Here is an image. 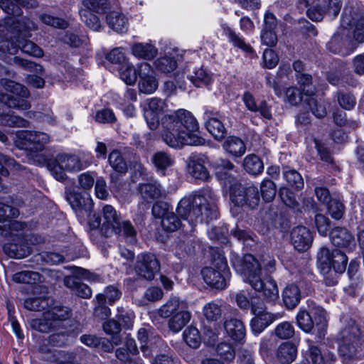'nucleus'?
Returning a JSON list of instances; mask_svg holds the SVG:
<instances>
[{
  "mask_svg": "<svg viewBox=\"0 0 364 364\" xmlns=\"http://www.w3.org/2000/svg\"><path fill=\"white\" fill-rule=\"evenodd\" d=\"M118 228L119 232L113 230L112 234L123 237L127 242L132 244L136 242V231L129 220H122Z\"/></svg>",
  "mask_w": 364,
  "mask_h": 364,
  "instance_id": "nucleus-33",
  "label": "nucleus"
},
{
  "mask_svg": "<svg viewBox=\"0 0 364 364\" xmlns=\"http://www.w3.org/2000/svg\"><path fill=\"white\" fill-rule=\"evenodd\" d=\"M244 169L251 175L260 174L264 169L262 161L255 154H249L243 160Z\"/></svg>",
  "mask_w": 364,
  "mask_h": 364,
  "instance_id": "nucleus-35",
  "label": "nucleus"
},
{
  "mask_svg": "<svg viewBox=\"0 0 364 364\" xmlns=\"http://www.w3.org/2000/svg\"><path fill=\"white\" fill-rule=\"evenodd\" d=\"M282 299L287 309H294L301 299L300 289L298 286L294 284L287 285L282 291Z\"/></svg>",
  "mask_w": 364,
  "mask_h": 364,
  "instance_id": "nucleus-26",
  "label": "nucleus"
},
{
  "mask_svg": "<svg viewBox=\"0 0 364 364\" xmlns=\"http://www.w3.org/2000/svg\"><path fill=\"white\" fill-rule=\"evenodd\" d=\"M203 314L208 321H217L222 316L220 302L213 301L207 303L203 308Z\"/></svg>",
  "mask_w": 364,
  "mask_h": 364,
  "instance_id": "nucleus-39",
  "label": "nucleus"
},
{
  "mask_svg": "<svg viewBox=\"0 0 364 364\" xmlns=\"http://www.w3.org/2000/svg\"><path fill=\"white\" fill-rule=\"evenodd\" d=\"M5 89L10 94H4L0 97V100L9 108H14L18 110H28L31 108V104L26 100L30 94L26 87L9 80L4 84Z\"/></svg>",
  "mask_w": 364,
  "mask_h": 364,
  "instance_id": "nucleus-7",
  "label": "nucleus"
},
{
  "mask_svg": "<svg viewBox=\"0 0 364 364\" xmlns=\"http://www.w3.org/2000/svg\"><path fill=\"white\" fill-rule=\"evenodd\" d=\"M305 102L313 114L317 118H323L327 114L326 107L318 102L313 96L306 95Z\"/></svg>",
  "mask_w": 364,
  "mask_h": 364,
  "instance_id": "nucleus-54",
  "label": "nucleus"
},
{
  "mask_svg": "<svg viewBox=\"0 0 364 364\" xmlns=\"http://www.w3.org/2000/svg\"><path fill=\"white\" fill-rule=\"evenodd\" d=\"M157 49L148 43H136L132 47V54L138 58L151 60L157 54Z\"/></svg>",
  "mask_w": 364,
  "mask_h": 364,
  "instance_id": "nucleus-28",
  "label": "nucleus"
},
{
  "mask_svg": "<svg viewBox=\"0 0 364 364\" xmlns=\"http://www.w3.org/2000/svg\"><path fill=\"white\" fill-rule=\"evenodd\" d=\"M41 275L33 271H21L14 274L13 281L16 283L36 284L41 281Z\"/></svg>",
  "mask_w": 364,
  "mask_h": 364,
  "instance_id": "nucleus-43",
  "label": "nucleus"
},
{
  "mask_svg": "<svg viewBox=\"0 0 364 364\" xmlns=\"http://www.w3.org/2000/svg\"><path fill=\"white\" fill-rule=\"evenodd\" d=\"M18 215L19 211L17 208L0 203V223L16 218Z\"/></svg>",
  "mask_w": 364,
  "mask_h": 364,
  "instance_id": "nucleus-63",
  "label": "nucleus"
},
{
  "mask_svg": "<svg viewBox=\"0 0 364 364\" xmlns=\"http://www.w3.org/2000/svg\"><path fill=\"white\" fill-rule=\"evenodd\" d=\"M338 103L346 110H351L356 104V99L350 92H338L336 95Z\"/></svg>",
  "mask_w": 364,
  "mask_h": 364,
  "instance_id": "nucleus-57",
  "label": "nucleus"
},
{
  "mask_svg": "<svg viewBox=\"0 0 364 364\" xmlns=\"http://www.w3.org/2000/svg\"><path fill=\"white\" fill-rule=\"evenodd\" d=\"M109 165L118 173H125L127 169V163L121 152L114 149L110 152L108 156Z\"/></svg>",
  "mask_w": 364,
  "mask_h": 364,
  "instance_id": "nucleus-45",
  "label": "nucleus"
},
{
  "mask_svg": "<svg viewBox=\"0 0 364 364\" xmlns=\"http://www.w3.org/2000/svg\"><path fill=\"white\" fill-rule=\"evenodd\" d=\"M82 5V9H89L93 14H103L107 8L106 0H83Z\"/></svg>",
  "mask_w": 364,
  "mask_h": 364,
  "instance_id": "nucleus-60",
  "label": "nucleus"
},
{
  "mask_svg": "<svg viewBox=\"0 0 364 364\" xmlns=\"http://www.w3.org/2000/svg\"><path fill=\"white\" fill-rule=\"evenodd\" d=\"M186 308L187 304L186 301L181 300L176 296H172L160 307L159 314L162 318H169L175 315L178 311H181V310L186 309Z\"/></svg>",
  "mask_w": 364,
  "mask_h": 364,
  "instance_id": "nucleus-22",
  "label": "nucleus"
},
{
  "mask_svg": "<svg viewBox=\"0 0 364 364\" xmlns=\"http://www.w3.org/2000/svg\"><path fill=\"white\" fill-rule=\"evenodd\" d=\"M161 138L171 147L199 146L205 142L203 138L195 134L199 129V124L192 113L186 109H179L164 115L161 119Z\"/></svg>",
  "mask_w": 364,
  "mask_h": 364,
  "instance_id": "nucleus-1",
  "label": "nucleus"
},
{
  "mask_svg": "<svg viewBox=\"0 0 364 364\" xmlns=\"http://www.w3.org/2000/svg\"><path fill=\"white\" fill-rule=\"evenodd\" d=\"M328 203V212L330 215L335 220H340L345 211L343 204L336 199L331 200Z\"/></svg>",
  "mask_w": 364,
  "mask_h": 364,
  "instance_id": "nucleus-61",
  "label": "nucleus"
},
{
  "mask_svg": "<svg viewBox=\"0 0 364 364\" xmlns=\"http://www.w3.org/2000/svg\"><path fill=\"white\" fill-rule=\"evenodd\" d=\"M223 148L234 156H241L246 151L243 141L236 136H229L224 142Z\"/></svg>",
  "mask_w": 364,
  "mask_h": 364,
  "instance_id": "nucleus-34",
  "label": "nucleus"
},
{
  "mask_svg": "<svg viewBox=\"0 0 364 364\" xmlns=\"http://www.w3.org/2000/svg\"><path fill=\"white\" fill-rule=\"evenodd\" d=\"M81 20L93 31H99L101 23L99 18L89 9H80L79 11Z\"/></svg>",
  "mask_w": 364,
  "mask_h": 364,
  "instance_id": "nucleus-51",
  "label": "nucleus"
},
{
  "mask_svg": "<svg viewBox=\"0 0 364 364\" xmlns=\"http://www.w3.org/2000/svg\"><path fill=\"white\" fill-rule=\"evenodd\" d=\"M168 327L175 333L179 332L190 321L191 314L186 309L178 311L175 315L169 317Z\"/></svg>",
  "mask_w": 364,
  "mask_h": 364,
  "instance_id": "nucleus-30",
  "label": "nucleus"
},
{
  "mask_svg": "<svg viewBox=\"0 0 364 364\" xmlns=\"http://www.w3.org/2000/svg\"><path fill=\"white\" fill-rule=\"evenodd\" d=\"M261 196L265 202L274 200L277 193L275 183L269 179H264L261 183Z\"/></svg>",
  "mask_w": 364,
  "mask_h": 364,
  "instance_id": "nucleus-53",
  "label": "nucleus"
},
{
  "mask_svg": "<svg viewBox=\"0 0 364 364\" xmlns=\"http://www.w3.org/2000/svg\"><path fill=\"white\" fill-rule=\"evenodd\" d=\"M309 350L308 356L311 364H335L336 356L334 353L326 350L323 353L318 346L313 344L312 341H308Z\"/></svg>",
  "mask_w": 364,
  "mask_h": 364,
  "instance_id": "nucleus-20",
  "label": "nucleus"
},
{
  "mask_svg": "<svg viewBox=\"0 0 364 364\" xmlns=\"http://www.w3.org/2000/svg\"><path fill=\"white\" fill-rule=\"evenodd\" d=\"M144 116L149 127L154 130L159 125V114H161L165 107L166 103L164 100L158 97L147 99L145 102Z\"/></svg>",
  "mask_w": 364,
  "mask_h": 364,
  "instance_id": "nucleus-14",
  "label": "nucleus"
},
{
  "mask_svg": "<svg viewBox=\"0 0 364 364\" xmlns=\"http://www.w3.org/2000/svg\"><path fill=\"white\" fill-rule=\"evenodd\" d=\"M318 265L323 274L331 272L332 269L336 273L342 274L346 269L348 257L345 253L338 249L330 252L326 247L321 248L317 255Z\"/></svg>",
  "mask_w": 364,
  "mask_h": 364,
  "instance_id": "nucleus-5",
  "label": "nucleus"
},
{
  "mask_svg": "<svg viewBox=\"0 0 364 364\" xmlns=\"http://www.w3.org/2000/svg\"><path fill=\"white\" fill-rule=\"evenodd\" d=\"M31 327L41 333H48L52 330H59L51 317L47 318V312L43 313L41 318L32 319L30 322Z\"/></svg>",
  "mask_w": 364,
  "mask_h": 364,
  "instance_id": "nucleus-31",
  "label": "nucleus"
},
{
  "mask_svg": "<svg viewBox=\"0 0 364 364\" xmlns=\"http://www.w3.org/2000/svg\"><path fill=\"white\" fill-rule=\"evenodd\" d=\"M6 253L11 257L21 259L30 255L31 248L26 244L18 246L16 244H9L4 247Z\"/></svg>",
  "mask_w": 364,
  "mask_h": 364,
  "instance_id": "nucleus-44",
  "label": "nucleus"
},
{
  "mask_svg": "<svg viewBox=\"0 0 364 364\" xmlns=\"http://www.w3.org/2000/svg\"><path fill=\"white\" fill-rule=\"evenodd\" d=\"M201 274L204 282L210 287L217 289H223L226 287L228 274L212 267L203 268Z\"/></svg>",
  "mask_w": 364,
  "mask_h": 364,
  "instance_id": "nucleus-19",
  "label": "nucleus"
},
{
  "mask_svg": "<svg viewBox=\"0 0 364 364\" xmlns=\"http://www.w3.org/2000/svg\"><path fill=\"white\" fill-rule=\"evenodd\" d=\"M291 241L296 250L304 252L311 246L313 235L307 228L296 226L291 232Z\"/></svg>",
  "mask_w": 364,
  "mask_h": 364,
  "instance_id": "nucleus-16",
  "label": "nucleus"
},
{
  "mask_svg": "<svg viewBox=\"0 0 364 364\" xmlns=\"http://www.w3.org/2000/svg\"><path fill=\"white\" fill-rule=\"evenodd\" d=\"M176 212L180 218L188 220L191 224L208 223L218 218L215 195L212 189L205 187L183 198Z\"/></svg>",
  "mask_w": 364,
  "mask_h": 364,
  "instance_id": "nucleus-2",
  "label": "nucleus"
},
{
  "mask_svg": "<svg viewBox=\"0 0 364 364\" xmlns=\"http://www.w3.org/2000/svg\"><path fill=\"white\" fill-rule=\"evenodd\" d=\"M296 355L297 347L290 342L282 343L277 349V359L283 364H289L293 362Z\"/></svg>",
  "mask_w": 364,
  "mask_h": 364,
  "instance_id": "nucleus-27",
  "label": "nucleus"
},
{
  "mask_svg": "<svg viewBox=\"0 0 364 364\" xmlns=\"http://www.w3.org/2000/svg\"><path fill=\"white\" fill-rule=\"evenodd\" d=\"M237 272L244 275V280L257 291L262 292L267 300L275 301L279 297L277 282L272 277L262 279L259 274V264L252 255H245L238 263L234 264Z\"/></svg>",
  "mask_w": 364,
  "mask_h": 364,
  "instance_id": "nucleus-4",
  "label": "nucleus"
},
{
  "mask_svg": "<svg viewBox=\"0 0 364 364\" xmlns=\"http://www.w3.org/2000/svg\"><path fill=\"white\" fill-rule=\"evenodd\" d=\"M183 339L190 347L197 348L201 343V336L199 331L193 326L188 327L183 331Z\"/></svg>",
  "mask_w": 364,
  "mask_h": 364,
  "instance_id": "nucleus-49",
  "label": "nucleus"
},
{
  "mask_svg": "<svg viewBox=\"0 0 364 364\" xmlns=\"http://www.w3.org/2000/svg\"><path fill=\"white\" fill-rule=\"evenodd\" d=\"M66 198L79 218L82 220L88 219L89 224L92 228H98L100 226V217L92 214L93 203L88 194L82 196L75 192H70L67 193Z\"/></svg>",
  "mask_w": 364,
  "mask_h": 364,
  "instance_id": "nucleus-6",
  "label": "nucleus"
},
{
  "mask_svg": "<svg viewBox=\"0 0 364 364\" xmlns=\"http://www.w3.org/2000/svg\"><path fill=\"white\" fill-rule=\"evenodd\" d=\"M50 141V136L45 132L23 131L18 135V146L32 154L42 151Z\"/></svg>",
  "mask_w": 364,
  "mask_h": 364,
  "instance_id": "nucleus-9",
  "label": "nucleus"
},
{
  "mask_svg": "<svg viewBox=\"0 0 364 364\" xmlns=\"http://www.w3.org/2000/svg\"><path fill=\"white\" fill-rule=\"evenodd\" d=\"M294 327L288 321L279 323L274 328V334L280 339H289L294 335Z\"/></svg>",
  "mask_w": 364,
  "mask_h": 364,
  "instance_id": "nucleus-56",
  "label": "nucleus"
},
{
  "mask_svg": "<svg viewBox=\"0 0 364 364\" xmlns=\"http://www.w3.org/2000/svg\"><path fill=\"white\" fill-rule=\"evenodd\" d=\"M330 238L334 246L353 250L355 242L353 235L344 228H334L330 232Z\"/></svg>",
  "mask_w": 364,
  "mask_h": 364,
  "instance_id": "nucleus-18",
  "label": "nucleus"
},
{
  "mask_svg": "<svg viewBox=\"0 0 364 364\" xmlns=\"http://www.w3.org/2000/svg\"><path fill=\"white\" fill-rule=\"evenodd\" d=\"M138 67L135 68L133 65L129 62L122 65L119 69L120 78L129 85H134L137 80Z\"/></svg>",
  "mask_w": 364,
  "mask_h": 364,
  "instance_id": "nucleus-37",
  "label": "nucleus"
},
{
  "mask_svg": "<svg viewBox=\"0 0 364 364\" xmlns=\"http://www.w3.org/2000/svg\"><path fill=\"white\" fill-rule=\"evenodd\" d=\"M155 65L158 70L164 73H169L176 70L177 63L173 58L164 56L158 58L155 61Z\"/></svg>",
  "mask_w": 364,
  "mask_h": 364,
  "instance_id": "nucleus-55",
  "label": "nucleus"
},
{
  "mask_svg": "<svg viewBox=\"0 0 364 364\" xmlns=\"http://www.w3.org/2000/svg\"><path fill=\"white\" fill-rule=\"evenodd\" d=\"M220 119L205 122L207 130L217 140L223 139L226 134V129Z\"/></svg>",
  "mask_w": 364,
  "mask_h": 364,
  "instance_id": "nucleus-47",
  "label": "nucleus"
},
{
  "mask_svg": "<svg viewBox=\"0 0 364 364\" xmlns=\"http://www.w3.org/2000/svg\"><path fill=\"white\" fill-rule=\"evenodd\" d=\"M57 157L58 161L68 172H77L83 168L82 163L75 155L59 154Z\"/></svg>",
  "mask_w": 364,
  "mask_h": 364,
  "instance_id": "nucleus-29",
  "label": "nucleus"
},
{
  "mask_svg": "<svg viewBox=\"0 0 364 364\" xmlns=\"http://www.w3.org/2000/svg\"><path fill=\"white\" fill-rule=\"evenodd\" d=\"M152 161L154 165L161 170L166 169L173 164V160L170 156L164 151L156 152L153 156Z\"/></svg>",
  "mask_w": 364,
  "mask_h": 364,
  "instance_id": "nucleus-62",
  "label": "nucleus"
},
{
  "mask_svg": "<svg viewBox=\"0 0 364 364\" xmlns=\"http://www.w3.org/2000/svg\"><path fill=\"white\" fill-rule=\"evenodd\" d=\"M298 327L305 333H311L314 328V323L309 313L300 309L296 316Z\"/></svg>",
  "mask_w": 364,
  "mask_h": 364,
  "instance_id": "nucleus-41",
  "label": "nucleus"
},
{
  "mask_svg": "<svg viewBox=\"0 0 364 364\" xmlns=\"http://www.w3.org/2000/svg\"><path fill=\"white\" fill-rule=\"evenodd\" d=\"M284 179L291 187L301 190L304 187V179L296 170H288L283 173Z\"/></svg>",
  "mask_w": 364,
  "mask_h": 364,
  "instance_id": "nucleus-58",
  "label": "nucleus"
},
{
  "mask_svg": "<svg viewBox=\"0 0 364 364\" xmlns=\"http://www.w3.org/2000/svg\"><path fill=\"white\" fill-rule=\"evenodd\" d=\"M230 200L238 207L244 205L254 209L257 208L260 201V196L257 186L250 185L243 186L240 183L235 184L230 188Z\"/></svg>",
  "mask_w": 364,
  "mask_h": 364,
  "instance_id": "nucleus-8",
  "label": "nucleus"
},
{
  "mask_svg": "<svg viewBox=\"0 0 364 364\" xmlns=\"http://www.w3.org/2000/svg\"><path fill=\"white\" fill-rule=\"evenodd\" d=\"M345 36L346 33L345 31H343V28L340 31L336 33L327 43V48L329 51L333 53H339L346 41Z\"/></svg>",
  "mask_w": 364,
  "mask_h": 364,
  "instance_id": "nucleus-50",
  "label": "nucleus"
},
{
  "mask_svg": "<svg viewBox=\"0 0 364 364\" xmlns=\"http://www.w3.org/2000/svg\"><path fill=\"white\" fill-rule=\"evenodd\" d=\"M206 161L207 157L202 154L191 156L187 163L188 173L196 179L208 181L210 173L205 166Z\"/></svg>",
  "mask_w": 364,
  "mask_h": 364,
  "instance_id": "nucleus-15",
  "label": "nucleus"
},
{
  "mask_svg": "<svg viewBox=\"0 0 364 364\" xmlns=\"http://www.w3.org/2000/svg\"><path fill=\"white\" fill-rule=\"evenodd\" d=\"M224 33L228 36V40L232 45L245 53H252V48L245 42L244 38L237 34L231 28L226 27L224 28Z\"/></svg>",
  "mask_w": 364,
  "mask_h": 364,
  "instance_id": "nucleus-38",
  "label": "nucleus"
},
{
  "mask_svg": "<svg viewBox=\"0 0 364 364\" xmlns=\"http://www.w3.org/2000/svg\"><path fill=\"white\" fill-rule=\"evenodd\" d=\"M134 270L139 277L151 281L160 271V264L154 254L141 253L137 255Z\"/></svg>",
  "mask_w": 364,
  "mask_h": 364,
  "instance_id": "nucleus-12",
  "label": "nucleus"
},
{
  "mask_svg": "<svg viewBox=\"0 0 364 364\" xmlns=\"http://www.w3.org/2000/svg\"><path fill=\"white\" fill-rule=\"evenodd\" d=\"M64 284L71 290L73 294L80 297L88 299L92 296L91 289L87 284L82 283L77 278L70 276L65 277Z\"/></svg>",
  "mask_w": 364,
  "mask_h": 364,
  "instance_id": "nucleus-24",
  "label": "nucleus"
},
{
  "mask_svg": "<svg viewBox=\"0 0 364 364\" xmlns=\"http://www.w3.org/2000/svg\"><path fill=\"white\" fill-rule=\"evenodd\" d=\"M17 46L24 53L29 55L39 58L43 55V50L31 41L19 39Z\"/></svg>",
  "mask_w": 364,
  "mask_h": 364,
  "instance_id": "nucleus-48",
  "label": "nucleus"
},
{
  "mask_svg": "<svg viewBox=\"0 0 364 364\" xmlns=\"http://www.w3.org/2000/svg\"><path fill=\"white\" fill-rule=\"evenodd\" d=\"M190 80L196 87L208 85L212 82V75L203 67L197 68L192 75L188 77Z\"/></svg>",
  "mask_w": 364,
  "mask_h": 364,
  "instance_id": "nucleus-42",
  "label": "nucleus"
},
{
  "mask_svg": "<svg viewBox=\"0 0 364 364\" xmlns=\"http://www.w3.org/2000/svg\"><path fill=\"white\" fill-rule=\"evenodd\" d=\"M322 6L326 14L329 17L336 18L341 11L343 0H323Z\"/></svg>",
  "mask_w": 364,
  "mask_h": 364,
  "instance_id": "nucleus-59",
  "label": "nucleus"
},
{
  "mask_svg": "<svg viewBox=\"0 0 364 364\" xmlns=\"http://www.w3.org/2000/svg\"><path fill=\"white\" fill-rule=\"evenodd\" d=\"M224 328L228 336L234 341L241 342L245 337L246 330L242 321L231 318L224 323Z\"/></svg>",
  "mask_w": 364,
  "mask_h": 364,
  "instance_id": "nucleus-23",
  "label": "nucleus"
},
{
  "mask_svg": "<svg viewBox=\"0 0 364 364\" xmlns=\"http://www.w3.org/2000/svg\"><path fill=\"white\" fill-rule=\"evenodd\" d=\"M217 353L226 360H232L235 358V353L232 346L226 342L220 343L216 348Z\"/></svg>",
  "mask_w": 364,
  "mask_h": 364,
  "instance_id": "nucleus-64",
  "label": "nucleus"
},
{
  "mask_svg": "<svg viewBox=\"0 0 364 364\" xmlns=\"http://www.w3.org/2000/svg\"><path fill=\"white\" fill-rule=\"evenodd\" d=\"M343 31L351 33L358 43L364 42V13L344 11L341 17Z\"/></svg>",
  "mask_w": 364,
  "mask_h": 364,
  "instance_id": "nucleus-11",
  "label": "nucleus"
},
{
  "mask_svg": "<svg viewBox=\"0 0 364 364\" xmlns=\"http://www.w3.org/2000/svg\"><path fill=\"white\" fill-rule=\"evenodd\" d=\"M161 225L166 231L174 232L181 228V222L174 213L169 212L162 219Z\"/></svg>",
  "mask_w": 364,
  "mask_h": 364,
  "instance_id": "nucleus-52",
  "label": "nucleus"
},
{
  "mask_svg": "<svg viewBox=\"0 0 364 364\" xmlns=\"http://www.w3.org/2000/svg\"><path fill=\"white\" fill-rule=\"evenodd\" d=\"M106 19L108 26L117 33H124L128 30V19L119 11H110Z\"/></svg>",
  "mask_w": 364,
  "mask_h": 364,
  "instance_id": "nucleus-25",
  "label": "nucleus"
},
{
  "mask_svg": "<svg viewBox=\"0 0 364 364\" xmlns=\"http://www.w3.org/2000/svg\"><path fill=\"white\" fill-rule=\"evenodd\" d=\"M137 71L139 77V91L146 95L154 93L158 88L159 82L151 66L147 63H139Z\"/></svg>",
  "mask_w": 364,
  "mask_h": 364,
  "instance_id": "nucleus-13",
  "label": "nucleus"
},
{
  "mask_svg": "<svg viewBox=\"0 0 364 364\" xmlns=\"http://www.w3.org/2000/svg\"><path fill=\"white\" fill-rule=\"evenodd\" d=\"M103 223L102 230L106 237L112 234L113 230L119 232L118 225L122 221L121 215L115 208L110 205H105L102 207Z\"/></svg>",
  "mask_w": 364,
  "mask_h": 364,
  "instance_id": "nucleus-17",
  "label": "nucleus"
},
{
  "mask_svg": "<svg viewBox=\"0 0 364 364\" xmlns=\"http://www.w3.org/2000/svg\"><path fill=\"white\" fill-rule=\"evenodd\" d=\"M251 311L255 317L251 320L250 326L255 335L262 333L274 321L282 318L284 316L283 313L272 314L268 312L263 304L259 305L252 304Z\"/></svg>",
  "mask_w": 364,
  "mask_h": 364,
  "instance_id": "nucleus-10",
  "label": "nucleus"
},
{
  "mask_svg": "<svg viewBox=\"0 0 364 364\" xmlns=\"http://www.w3.org/2000/svg\"><path fill=\"white\" fill-rule=\"evenodd\" d=\"M103 329L105 332L111 335L112 343L118 346L122 342V338L119 336L121 331V324L114 319H109L103 323Z\"/></svg>",
  "mask_w": 364,
  "mask_h": 364,
  "instance_id": "nucleus-40",
  "label": "nucleus"
},
{
  "mask_svg": "<svg viewBox=\"0 0 364 364\" xmlns=\"http://www.w3.org/2000/svg\"><path fill=\"white\" fill-rule=\"evenodd\" d=\"M337 336L338 353L343 361L364 358V335L355 321L343 317Z\"/></svg>",
  "mask_w": 364,
  "mask_h": 364,
  "instance_id": "nucleus-3",
  "label": "nucleus"
},
{
  "mask_svg": "<svg viewBox=\"0 0 364 364\" xmlns=\"http://www.w3.org/2000/svg\"><path fill=\"white\" fill-rule=\"evenodd\" d=\"M138 190L144 200L147 202H151L165 195L164 190L156 181L139 184Z\"/></svg>",
  "mask_w": 364,
  "mask_h": 364,
  "instance_id": "nucleus-21",
  "label": "nucleus"
},
{
  "mask_svg": "<svg viewBox=\"0 0 364 364\" xmlns=\"http://www.w3.org/2000/svg\"><path fill=\"white\" fill-rule=\"evenodd\" d=\"M0 124L9 127H26L28 126V122L14 114L13 112H9L0 114Z\"/></svg>",
  "mask_w": 364,
  "mask_h": 364,
  "instance_id": "nucleus-36",
  "label": "nucleus"
},
{
  "mask_svg": "<svg viewBox=\"0 0 364 364\" xmlns=\"http://www.w3.org/2000/svg\"><path fill=\"white\" fill-rule=\"evenodd\" d=\"M46 312L47 318L50 316L59 329L61 328L63 322L71 316L70 309L66 306H55Z\"/></svg>",
  "mask_w": 364,
  "mask_h": 364,
  "instance_id": "nucleus-32",
  "label": "nucleus"
},
{
  "mask_svg": "<svg viewBox=\"0 0 364 364\" xmlns=\"http://www.w3.org/2000/svg\"><path fill=\"white\" fill-rule=\"evenodd\" d=\"M50 299L46 297L28 298L24 301V307L30 311H41L46 310L50 304Z\"/></svg>",
  "mask_w": 364,
  "mask_h": 364,
  "instance_id": "nucleus-46",
  "label": "nucleus"
}]
</instances>
